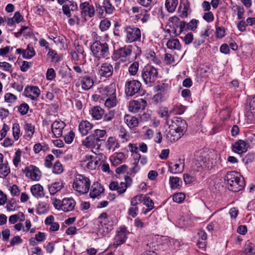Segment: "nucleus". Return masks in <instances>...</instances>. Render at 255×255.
Here are the masks:
<instances>
[{"label":"nucleus","mask_w":255,"mask_h":255,"mask_svg":"<svg viewBox=\"0 0 255 255\" xmlns=\"http://www.w3.org/2000/svg\"><path fill=\"white\" fill-rule=\"evenodd\" d=\"M225 180L229 186V190L233 192H238L245 186L244 177L234 171L228 172L225 177Z\"/></svg>","instance_id":"obj_1"},{"label":"nucleus","mask_w":255,"mask_h":255,"mask_svg":"<svg viewBox=\"0 0 255 255\" xmlns=\"http://www.w3.org/2000/svg\"><path fill=\"white\" fill-rule=\"evenodd\" d=\"M225 180L229 186V190L233 192H238L245 186L244 177L234 171L228 172L225 177Z\"/></svg>","instance_id":"obj_2"},{"label":"nucleus","mask_w":255,"mask_h":255,"mask_svg":"<svg viewBox=\"0 0 255 255\" xmlns=\"http://www.w3.org/2000/svg\"><path fill=\"white\" fill-rule=\"evenodd\" d=\"M106 134L105 130L96 129L94 130L93 133L83 141V144L87 147H93L98 149L102 142L106 139Z\"/></svg>","instance_id":"obj_3"},{"label":"nucleus","mask_w":255,"mask_h":255,"mask_svg":"<svg viewBox=\"0 0 255 255\" xmlns=\"http://www.w3.org/2000/svg\"><path fill=\"white\" fill-rule=\"evenodd\" d=\"M91 185L90 179L82 174H77L73 181L72 188L80 195L87 193Z\"/></svg>","instance_id":"obj_4"},{"label":"nucleus","mask_w":255,"mask_h":255,"mask_svg":"<svg viewBox=\"0 0 255 255\" xmlns=\"http://www.w3.org/2000/svg\"><path fill=\"white\" fill-rule=\"evenodd\" d=\"M157 69L150 65L145 66L141 71V77L144 83L151 86L158 77Z\"/></svg>","instance_id":"obj_5"},{"label":"nucleus","mask_w":255,"mask_h":255,"mask_svg":"<svg viewBox=\"0 0 255 255\" xmlns=\"http://www.w3.org/2000/svg\"><path fill=\"white\" fill-rule=\"evenodd\" d=\"M99 223L98 234L104 236L109 234L113 229V223L110 221L107 213L103 212L98 218Z\"/></svg>","instance_id":"obj_6"},{"label":"nucleus","mask_w":255,"mask_h":255,"mask_svg":"<svg viewBox=\"0 0 255 255\" xmlns=\"http://www.w3.org/2000/svg\"><path fill=\"white\" fill-rule=\"evenodd\" d=\"M91 50L93 55L99 59L105 58L109 54L108 44L99 40L93 43L91 45Z\"/></svg>","instance_id":"obj_7"},{"label":"nucleus","mask_w":255,"mask_h":255,"mask_svg":"<svg viewBox=\"0 0 255 255\" xmlns=\"http://www.w3.org/2000/svg\"><path fill=\"white\" fill-rule=\"evenodd\" d=\"M142 90L141 83L136 80H128L125 83V94L128 97H132L139 94Z\"/></svg>","instance_id":"obj_8"},{"label":"nucleus","mask_w":255,"mask_h":255,"mask_svg":"<svg viewBox=\"0 0 255 255\" xmlns=\"http://www.w3.org/2000/svg\"><path fill=\"white\" fill-rule=\"evenodd\" d=\"M126 33V41L127 43H132L140 41L141 38V31L139 28L128 26L124 29Z\"/></svg>","instance_id":"obj_9"},{"label":"nucleus","mask_w":255,"mask_h":255,"mask_svg":"<svg viewBox=\"0 0 255 255\" xmlns=\"http://www.w3.org/2000/svg\"><path fill=\"white\" fill-rule=\"evenodd\" d=\"M116 84L112 83L108 86L99 88L95 96H97L98 98L101 100H104L109 97L116 95Z\"/></svg>","instance_id":"obj_10"},{"label":"nucleus","mask_w":255,"mask_h":255,"mask_svg":"<svg viewBox=\"0 0 255 255\" xmlns=\"http://www.w3.org/2000/svg\"><path fill=\"white\" fill-rule=\"evenodd\" d=\"M96 7L99 16L102 17H105L106 14H112L116 10L110 0H103L102 5L98 3L96 4Z\"/></svg>","instance_id":"obj_11"},{"label":"nucleus","mask_w":255,"mask_h":255,"mask_svg":"<svg viewBox=\"0 0 255 255\" xmlns=\"http://www.w3.org/2000/svg\"><path fill=\"white\" fill-rule=\"evenodd\" d=\"M127 235L128 231L125 227H120L118 228L112 247L117 249L119 246L123 244L128 238Z\"/></svg>","instance_id":"obj_12"},{"label":"nucleus","mask_w":255,"mask_h":255,"mask_svg":"<svg viewBox=\"0 0 255 255\" xmlns=\"http://www.w3.org/2000/svg\"><path fill=\"white\" fill-rule=\"evenodd\" d=\"M23 172L27 178L33 181H39L41 176V172L38 168L32 165L26 167Z\"/></svg>","instance_id":"obj_13"},{"label":"nucleus","mask_w":255,"mask_h":255,"mask_svg":"<svg viewBox=\"0 0 255 255\" xmlns=\"http://www.w3.org/2000/svg\"><path fill=\"white\" fill-rule=\"evenodd\" d=\"M147 105L146 100L140 99L138 100H133L130 101L128 105V110L129 112L136 113L140 110H143Z\"/></svg>","instance_id":"obj_14"},{"label":"nucleus","mask_w":255,"mask_h":255,"mask_svg":"<svg viewBox=\"0 0 255 255\" xmlns=\"http://www.w3.org/2000/svg\"><path fill=\"white\" fill-rule=\"evenodd\" d=\"M169 126L182 134L186 132L187 128L186 122L180 117H174L172 120V124Z\"/></svg>","instance_id":"obj_15"},{"label":"nucleus","mask_w":255,"mask_h":255,"mask_svg":"<svg viewBox=\"0 0 255 255\" xmlns=\"http://www.w3.org/2000/svg\"><path fill=\"white\" fill-rule=\"evenodd\" d=\"M183 135L169 126L166 129L164 136L168 142H173L178 140Z\"/></svg>","instance_id":"obj_16"},{"label":"nucleus","mask_w":255,"mask_h":255,"mask_svg":"<svg viewBox=\"0 0 255 255\" xmlns=\"http://www.w3.org/2000/svg\"><path fill=\"white\" fill-rule=\"evenodd\" d=\"M79 7L82 15H88L90 18L94 16L95 13V7L89 2L84 1L80 4Z\"/></svg>","instance_id":"obj_17"},{"label":"nucleus","mask_w":255,"mask_h":255,"mask_svg":"<svg viewBox=\"0 0 255 255\" xmlns=\"http://www.w3.org/2000/svg\"><path fill=\"white\" fill-rule=\"evenodd\" d=\"M113 72V65L108 62H105L101 64L99 73L101 76L108 78L112 75Z\"/></svg>","instance_id":"obj_18"},{"label":"nucleus","mask_w":255,"mask_h":255,"mask_svg":"<svg viewBox=\"0 0 255 255\" xmlns=\"http://www.w3.org/2000/svg\"><path fill=\"white\" fill-rule=\"evenodd\" d=\"M104 192V188L101 184L98 182H95L91 186L89 196L92 199L99 198L100 195Z\"/></svg>","instance_id":"obj_19"},{"label":"nucleus","mask_w":255,"mask_h":255,"mask_svg":"<svg viewBox=\"0 0 255 255\" xmlns=\"http://www.w3.org/2000/svg\"><path fill=\"white\" fill-rule=\"evenodd\" d=\"M69 4H64L62 5V9L64 14L68 17H70L72 16L71 11H76L78 9V4L76 2L71 0L68 1Z\"/></svg>","instance_id":"obj_20"},{"label":"nucleus","mask_w":255,"mask_h":255,"mask_svg":"<svg viewBox=\"0 0 255 255\" xmlns=\"http://www.w3.org/2000/svg\"><path fill=\"white\" fill-rule=\"evenodd\" d=\"M80 83L82 89L84 90H88L93 87L94 85V80L92 76L86 75L81 76L80 78Z\"/></svg>","instance_id":"obj_21"},{"label":"nucleus","mask_w":255,"mask_h":255,"mask_svg":"<svg viewBox=\"0 0 255 255\" xmlns=\"http://www.w3.org/2000/svg\"><path fill=\"white\" fill-rule=\"evenodd\" d=\"M65 123L62 121H55L51 125L52 131L55 137H60L62 135Z\"/></svg>","instance_id":"obj_22"},{"label":"nucleus","mask_w":255,"mask_h":255,"mask_svg":"<svg viewBox=\"0 0 255 255\" xmlns=\"http://www.w3.org/2000/svg\"><path fill=\"white\" fill-rule=\"evenodd\" d=\"M76 202L72 198H65L62 200V210L65 212L73 211Z\"/></svg>","instance_id":"obj_23"},{"label":"nucleus","mask_w":255,"mask_h":255,"mask_svg":"<svg viewBox=\"0 0 255 255\" xmlns=\"http://www.w3.org/2000/svg\"><path fill=\"white\" fill-rule=\"evenodd\" d=\"M93 125L87 121H82L79 124L78 129L83 136L87 135L92 130Z\"/></svg>","instance_id":"obj_24"},{"label":"nucleus","mask_w":255,"mask_h":255,"mask_svg":"<svg viewBox=\"0 0 255 255\" xmlns=\"http://www.w3.org/2000/svg\"><path fill=\"white\" fill-rule=\"evenodd\" d=\"M180 16L182 18H186L190 12V3L188 0H183L179 5Z\"/></svg>","instance_id":"obj_25"},{"label":"nucleus","mask_w":255,"mask_h":255,"mask_svg":"<svg viewBox=\"0 0 255 255\" xmlns=\"http://www.w3.org/2000/svg\"><path fill=\"white\" fill-rule=\"evenodd\" d=\"M233 150L238 153L245 152L247 150V143L243 140H238L232 145Z\"/></svg>","instance_id":"obj_26"},{"label":"nucleus","mask_w":255,"mask_h":255,"mask_svg":"<svg viewBox=\"0 0 255 255\" xmlns=\"http://www.w3.org/2000/svg\"><path fill=\"white\" fill-rule=\"evenodd\" d=\"M32 195L36 198L43 197L45 195L43 187L39 184L32 185L30 188Z\"/></svg>","instance_id":"obj_27"},{"label":"nucleus","mask_w":255,"mask_h":255,"mask_svg":"<svg viewBox=\"0 0 255 255\" xmlns=\"http://www.w3.org/2000/svg\"><path fill=\"white\" fill-rule=\"evenodd\" d=\"M64 183L62 180H59L54 183L48 185V189L51 195H55L64 187Z\"/></svg>","instance_id":"obj_28"},{"label":"nucleus","mask_w":255,"mask_h":255,"mask_svg":"<svg viewBox=\"0 0 255 255\" xmlns=\"http://www.w3.org/2000/svg\"><path fill=\"white\" fill-rule=\"evenodd\" d=\"M247 115L249 119L254 122H255V96L250 102L249 108H247Z\"/></svg>","instance_id":"obj_29"},{"label":"nucleus","mask_w":255,"mask_h":255,"mask_svg":"<svg viewBox=\"0 0 255 255\" xmlns=\"http://www.w3.org/2000/svg\"><path fill=\"white\" fill-rule=\"evenodd\" d=\"M92 117L95 120L101 119L104 115V111L101 107L96 106L90 111Z\"/></svg>","instance_id":"obj_30"},{"label":"nucleus","mask_w":255,"mask_h":255,"mask_svg":"<svg viewBox=\"0 0 255 255\" xmlns=\"http://www.w3.org/2000/svg\"><path fill=\"white\" fill-rule=\"evenodd\" d=\"M124 120L128 126L129 128H133L136 127L138 124V121L136 118L134 116L126 115L124 117Z\"/></svg>","instance_id":"obj_31"},{"label":"nucleus","mask_w":255,"mask_h":255,"mask_svg":"<svg viewBox=\"0 0 255 255\" xmlns=\"http://www.w3.org/2000/svg\"><path fill=\"white\" fill-rule=\"evenodd\" d=\"M132 46L127 45L120 48L118 50V54L121 57H127L131 55L132 52Z\"/></svg>","instance_id":"obj_32"},{"label":"nucleus","mask_w":255,"mask_h":255,"mask_svg":"<svg viewBox=\"0 0 255 255\" xmlns=\"http://www.w3.org/2000/svg\"><path fill=\"white\" fill-rule=\"evenodd\" d=\"M166 46L170 49L180 50L181 46L178 39H171L168 40Z\"/></svg>","instance_id":"obj_33"},{"label":"nucleus","mask_w":255,"mask_h":255,"mask_svg":"<svg viewBox=\"0 0 255 255\" xmlns=\"http://www.w3.org/2000/svg\"><path fill=\"white\" fill-rule=\"evenodd\" d=\"M178 4V0H166L165 6L168 12L172 13L175 10Z\"/></svg>","instance_id":"obj_34"},{"label":"nucleus","mask_w":255,"mask_h":255,"mask_svg":"<svg viewBox=\"0 0 255 255\" xmlns=\"http://www.w3.org/2000/svg\"><path fill=\"white\" fill-rule=\"evenodd\" d=\"M10 172L8 162L6 161L0 165V177L4 178L7 176Z\"/></svg>","instance_id":"obj_35"},{"label":"nucleus","mask_w":255,"mask_h":255,"mask_svg":"<svg viewBox=\"0 0 255 255\" xmlns=\"http://www.w3.org/2000/svg\"><path fill=\"white\" fill-rule=\"evenodd\" d=\"M23 128L25 131V136L29 138H31L34 133V126H33L31 124L25 123L24 125Z\"/></svg>","instance_id":"obj_36"},{"label":"nucleus","mask_w":255,"mask_h":255,"mask_svg":"<svg viewBox=\"0 0 255 255\" xmlns=\"http://www.w3.org/2000/svg\"><path fill=\"white\" fill-rule=\"evenodd\" d=\"M109 188L111 190L115 191L117 190L118 193L122 194L126 192V186H120L118 182L112 181L109 185Z\"/></svg>","instance_id":"obj_37"},{"label":"nucleus","mask_w":255,"mask_h":255,"mask_svg":"<svg viewBox=\"0 0 255 255\" xmlns=\"http://www.w3.org/2000/svg\"><path fill=\"white\" fill-rule=\"evenodd\" d=\"M102 100L104 101L105 106L109 108L114 107L117 105L116 95Z\"/></svg>","instance_id":"obj_38"},{"label":"nucleus","mask_w":255,"mask_h":255,"mask_svg":"<svg viewBox=\"0 0 255 255\" xmlns=\"http://www.w3.org/2000/svg\"><path fill=\"white\" fill-rule=\"evenodd\" d=\"M35 51L32 45L28 44L26 49H24L23 58L25 59H30L35 55Z\"/></svg>","instance_id":"obj_39"},{"label":"nucleus","mask_w":255,"mask_h":255,"mask_svg":"<svg viewBox=\"0 0 255 255\" xmlns=\"http://www.w3.org/2000/svg\"><path fill=\"white\" fill-rule=\"evenodd\" d=\"M49 150V147L48 145L44 143H37L34 144L33 146V151L35 153L37 154L39 153L41 151L45 152Z\"/></svg>","instance_id":"obj_40"},{"label":"nucleus","mask_w":255,"mask_h":255,"mask_svg":"<svg viewBox=\"0 0 255 255\" xmlns=\"http://www.w3.org/2000/svg\"><path fill=\"white\" fill-rule=\"evenodd\" d=\"M93 155H86L83 159V162H87L86 164V167L90 170H94L95 166L93 161Z\"/></svg>","instance_id":"obj_41"},{"label":"nucleus","mask_w":255,"mask_h":255,"mask_svg":"<svg viewBox=\"0 0 255 255\" xmlns=\"http://www.w3.org/2000/svg\"><path fill=\"white\" fill-rule=\"evenodd\" d=\"M169 88V86L168 84L161 83L155 86L154 89L155 91L167 94Z\"/></svg>","instance_id":"obj_42"},{"label":"nucleus","mask_w":255,"mask_h":255,"mask_svg":"<svg viewBox=\"0 0 255 255\" xmlns=\"http://www.w3.org/2000/svg\"><path fill=\"white\" fill-rule=\"evenodd\" d=\"M181 182L180 178L177 177L171 176L169 178V184L171 189H177L180 186V183Z\"/></svg>","instance_id":"obj_43"},{"label":"nucleus","mask_w":255,"mask_h":255,"mask_svg":"<svg viewBox=\"0 0 255 255\" xmlns=\"http://www.w3.org/2000/svg\"><path fill=\"white\" fill-rule=\"evenodd\" d=\"M143 195H137L130 199V203L131 206L137 207L136 206L143 202Z\"/></svg>","instance_id":"obj_44"},{"label":"nucleus","mask_w":255,"mask_h":255,"mask_svg":"<svg viewBox=\"0 0 255 255\" xmlns=\"http://www.w3.org/2000/svg\"><path fill=\"white\" fill-rule=\"evenodd\" d=\"M47 56L51 58V61L53 62L57 63L60 61V56L54 50L50 49L47 53Z\"/></svg>","instance_id":"obj_45"},{"label":"nucleus","mask_w":255,"mask_h":255,"mask_svg":"<svg viewBox=\"0 0 255 255\" xmlns=\"http://www.w3.org/2000/svg\"><path fill=\"white\" fill-rule=\"evenodd\" d=\"M24 93H32L34 95L38 97L40 94V90L37 86H27L24 90Z\"/></svg>","instance_id":"obj_46"},{"label":"nucleus","mask_w":255,"mask_h":255,"mask_svg":"<svg viewBox=\"0 0 255 255\" xmlns=\"http://www.w3.org/2000/svg\"><path fill=\"white\" fill-rule=\"evenodd\" d=\"M143 204L148 208L147 211H149L154 208V203L149 196L143 195Z\"/></svg>","instance_id":"obj_47"},{"label":"nucleus","mask_w":255,"mask_h":255,"mask_svg":"<svg viewBox=\"0 0 255 255\" xmlns=\"http://www.w3.org/2000/svg\"><path fill=\"white\" fill-rule=\"evenodd\" d=\"M111 25V21L108 18L102 20L100 23L99 28L102 31H107Z\"/></svg>","instance_id":"obj_48"},{"label":"nucleus","mask_w":255,"mask_h":255,"mask_svg":"<svg viewBox=\"0 0 255 255\" xmlns=\"http://www.w3.org/2000/svg\"><path fill=\"white\" fill-rule=\"evenodd\" d=\"M197 162H198V164H197V165L198 167H201L202 169L209 167L208 166L209 163L207 162V159L203 156L198 157L197 159Z\"/></svg>","instance_id":"obj_49"},{"label":"nucleus","mask_w":255,"mask_h":255,"mask_svg":"<svg viewBox=\"0 0 255 255\" xmlns=\"http://www.w3.org/2000/svg\"><path fill=\"white\" fill-rule=\"evenodd\" d=\"M137 2L148 10L151 9L153 4V0H137Z\"/></svg>","instance_id":"obj_50"},{"label":"nucleus","mask_w":255,"mask_h":255,"mask_svg":"<svg viewBox=\"0 0 255 255\" xmlns=\"http://www.w3.org/2000/svg\"><path fill=\"white\" fill-rule=\"evenodd\" d=\"M232 9L234 11L236 10H237L238 18L239 19L243 18V16L245 13V9L243 6L235 5L232 7Z\"/></svg>","instance_id":"obj_51"},{"label":"nucleus","mask_w":255,"mask_h":255,"mask_svg":"<svg viewBox=\"0 0 255 255\" xmlns=\"http://www.w3.org/2000/svg\"><path fill=\"white\" fill-rule=\"evenodd\" d=\"M166 95L165 93L157 92V93L153 96V100L156 103H161L166 99Z\"/></svg>","instance_id":"obj_52"},{"label":"nucleus","mask_w":255,"mask_h":255,"mask_svg":"<svg viewBox=\"0 0 255 255\" xmlns=\"http://www.w3.org/2000/svg\"><path fill=\"white\" fill-rule=\"evenodd\" d=\"M12 132L14 139L17 140L19 138L20 134V127L18 123L13 124Z\"/></svg>","instance_id":"obj_53"},{"label":"nucleus","mask_w":255,"mask_h":255,"mask_svg":"<svg viewBox=\"0 0 255 255\" xmlns=\"http://www.w3.org/2000/svg\"><path fill=\"white\" fill-rule=\"evenodd\" d=\"M139 64L137 62L132 63L128 68V72L130 75H135L138 69Z\"/></svg>","instance_id":"obj_54"},{"label":"nucleus","mask_w":255,"mask_h":255,"mask_svg":"<svg viewBox=\"0 0 255 255\" xmlns=\"http://www.w3.org/2000/svg\"><path fill=\"white\" fill-rule=\"evenodd\" d=\"M185 198V195L182 192L175 193L173 195L172 199L174 202L180 203Z\"/></svg>","instance_id":"obj_55"},{"label":"nucleus","mask_w":255,"mask_h":255,"mask_svg":"<svg viewBox=\"0 0 255 255\" xmlns=\"http://www.w3.org/2000/svg\"><path fill=\"white\" fill-rule=\"evenodd\" d=\"M52 171L54 173L57 174H60L63 172V167L59 161L58 160L55 163L52 168Z\"/></svg>","instance_id":"obj_56"},{"label":"nucleus","mask_w":255,"mask_h":255,"mask_svg":"<svg viewBox=\"0 0 255 255\" xmlns=\"http://www.w3.org/2000/svg\"><path fill=\"white\" fill-rule=\"evenodd\" d=\"M119 136L123 140V142L128 141L129 138L128 132L124 128L122 127L120 129Z\"/></svg>","instance_id":"obj_57"},{"label":"nucleus","mask_w":255,"mask_h":255,"mask_svg":"<svg viewBox=\"0 0 255 255\" xmlns=\"http://www.w3.org/2000/svg\"><path fill=\"white\" fill-rule=\"evenodd\" d=\"M146 57L150 61L153 62L154 63L159 64L160 60H158L155 56V53L153 51H149L146 53Z\"/></svg>","instance_id":"obj_58"},{"label":"nucleus","mask_w":255,"mask_h":255,"mask_svg":"<svg viewBox=\"0 0 255 255\" xmlns=\"http://www.w3.org/2000/svg\"><path fill=\"white\" fill-rule=\"evenodd\" d=\"M149 10L148 9H141V14H142L141 21L143 23L147 22L150 19V16L147 12Z\"/></svg>","instance_id":"obj_59"},{"label":"nucleus","mask_w":255,"mask_h":255,"mask_svg":"<svg viewBox=\"0 0 255 255\" xmlns=\"http://www.w3.org/2000/svg\"><path fill=\"white\" fill-rule=\"evenodd\" d=\"M169 21L171 22L173 25V29L174 33H176V27H178L179 24L180 23V20L179 18L177 16H173L169 18Z\"/></svg>","instance_id":"obj_60"},{"label":"nucleus","mask_w":255,"mask_h":255,"mask_svg":"<svg viewBox=\"0 0 255 255\" xmlns=\"http://www.w3.org/2000/svg\"><path fill=\"white\" fill-rule=\"evenodd\" d=\"M245 253L247 255H255V246L254 245L249 243L245 249Z\"/></svg>","instance_id":"obj_61"},{"label":"nucleus","mask_w":255,"mask_h":255,"mask_svg":"<svg viewBox=\"0 0 255 255\" xmlns=\"http://www.w3.org/2000/svg\"><path fill=\"white\" fill-rule=\"evenodd\" d=\"M21 29L22 30V34L25 38L30 37L32 34V30L28 26H22Z\"/></svg>","instance_id":"obj_62"},{"label":"nucleus","mask_w":255,"mask_h":255,"mask_svg":"<svg viewBox=\"0 0 255 255\" xmlns=\"http://www.w3.org/2000/svg\"><path fill=\"white\" fill-rule=\"evenodd\" d=\"M29 110V106L26 103H23L18 107V111L21 115H26Z\"/></svg>","instance_id":"obj_63"},{"label":"nucleus","mask_w":255,"mask_h":255,"mask_svg":"<svg viewBox=\"0 0 255 255\" xmlns=\"http://www.w3.org/2000/svg\"><path fill=\"white\" fill-rule=\"evenodd\" d=\"M21 155V151L18 149L15 152L14 157L13 159V163L15 166H17L18 164L20 162Z\"/></svg>","instance_id":"obj_64"}]
</instances>
